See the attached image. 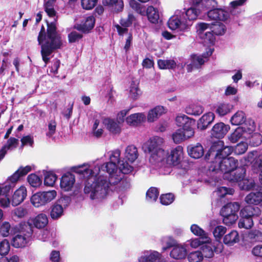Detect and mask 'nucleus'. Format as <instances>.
Returning <instances> with one entry per match:
<instances>
[{
	"label": "nucleus",
	"instance_id": "4c0bfd02",
	"mask_svg": "<svg viewBox=\"0 0 262 262\" xmlns=\"http://www.w3.org/2000/svg\"><path fill=\"white\" fill-rule=\"evenodd\" d=\"M103 5L112 7L114 11H121L123 8V2L122 0H102Z\"/></svg>",
	"mask_w": 262,
	"mask_h": 262
},
{
	"label": "nucleus",
	"instance_id": "c756f323",
	"mask_svg": "<svg viewBox=\"0 0 262 262\" xmlns=\"http://www.w3.org/2000/svg\"><path fill=\"white\" fill-rule=\"evenodd\" d=\"M214 114L211 112H209L203 115L198 121V128L201 130L205 129L214 120Z\"/></svg>",
	"mask_w": 262,
	"mask_h": 262
},
{
	"label": "nucleus",
	"instance_id": "4be33fe9",
	"mask_svg": "<svg viewBox=\"0 0 262 262\" xmlns=\"http://www.w3.org/2000/svg\"><path fill=\"white\" fill-rule=\"evenodd\" d=\"M257 152L253 151L248 154L247 160L253 164V166L260 171L259 180L262 184V154L257 156Z\"/></svg>",
	"mask_w": 262,
	"mask_h": 262
},
{
	"label": "nucleus",
	"instance_id": "864d4df0",
	"mask_svg": "<svg viewBox=\"0 0 262 262\" xmlns=\"http://www.w3.org/2000/svg\"><path fill=\"white\" fill-rule=\"evenodd\" d=\"M234 190L231 188H228L226 187H218L213 194L218 196L220 198H223L226 194H233Z\"/></svg>",
	"mask_w": 262,
	"mask_h": 262
},
{
	"label": "nucleus",
	"instance_id": "72a5a7b5",
	"mask_svg": "<svg viewBox=\"0 0 262 262\" xmlns=\"http://www.w3.org/2000/svg\"><path fill=\"white\" fill-rule=\"evenodd\" d=\"M18 143V140L17 139L10 138L0 150V161L4 158L7 150L16 147Z\"/></svg>",
	"mask_w": 262,
	"mask_h": 262
},
{
	"label": "nucleus",
	"instance_id": "680f3d73",
	"mask_svg": "<svg viewBox=\"0 0 262 262\" xmlns=\"http://www.w3.org/2000/svg\"><path fill=\"white\" fill-rule=\"evenodd\" d=\"M249 239L256 242H262V232L258 230H252L248 234Z\"/></svg>",
	"mask_w": 262,
	"mask_h": 262
},
{
	"label": "nucleus",
	"instance_id": "69168bd1",
	"mask_svg": "<svg viewBox=\"0 0 262 262\" xmlns=\"http://www.w3.org/2000/svg\"><path fill=\"white\" fill-rule=\"evenodd\" d=\"M120 154L121 152L118 149L111 151L109 155L110 160V162L119 164L121 162L119 161Z\"/></svg>",
	"mask_w": 262,
	"mask_h": 262
},
{
	"label": "nucleus",
	"instance_id": "79ce46f5",
	"mask_svg": "<svg viewBox=\"0 0 262 262\" xmlns=\"http://www.w3.org/2000/svg\"><path fill=\"white\" fill-rule=\"evenodd\" d=\"M198 31L199 32V34L201 36V38L204 40V42L206 44H211L212 45L215 40V37L214 36V34L211 30H209L208 31H202L200 32L199 30V24L198 25Z\"/></svg>",
	"mask_w": 262,
	"mask_h": 262
},
{
	"label": "nucleus",
	"instance_id": "2eb2a0df",
	"mask_svg": "<svg viewBox=\"0 0 262 262\" xmlns=\"http://www.w3.org/2000/svg\"><path fill=\"white\" fill-rule=\"evenodd\" d=\"M95 22V19L92 15L83 17L80 24H76L75 28L83 32H89L93 28Z\"/></svg>",
	"mask_w": 262,
	"mask_h": 262
},
{
	"label": "nucleus",
	"instance_id": "a19ab883",
	"mask_svg": "<svg viewBox=\"0 0 262 262\" xmlns=\"http://www.w3.org/2000/svg\"><path fill=\"white\" fill-rule=\"evenodd\" d=\"M239 241L238 232L235 230H232L230 233L225 235L223 242L226 245H232Z\"/></svg>",
	"mask_w": 262,
	"mask_h": 262
},
{
	"label": "nucleus",
	"instance_id": "f257e3e1",
	"mask_svg": "<svg viewBox=\"0 0 262 262\" xmlns=\"http://www.w3.org/2000/svg\"><path fill=\"white\" fill-rule=\"evenodd\" d=\"M93 169H90L93 165L90 164H84L77 167L75 171L81 174L87 181L84 188V193L91 200L100 201L105 199L108 193L110 183L107 178L103 176V172L105 169L109 174L110 181L114 184L121 182L122 184L126 182L125 187L129 186L126 179H124V176L120 174L118 169L117 164L107 162L103 165L96 164L94 165Z\"/></svg>",
	"mask_w": 262,
	"mask_h": 262
},
{
	"label": "nucleus",
	"instance_id": "de8ad7c7",
	"mask_svg": "<svg viewBox=\"0 0 262 262\" xmlns=\"http://www.w3.org/2000/svg\"><path fill=\"white\" fill-rule=\"evenodd\" d=\"M161 242L162 245V251H165L168 249L173 247L177 244L176 241L171 236H164L163 237Z\"/></svg>",
	"mask_w": 262,
	"mask_h": 262
},
{
	"label": "nucleus",
	"instance_id": "6e6552de",
	"mask_svg": "<svg viewBox=\"0 0 262 262\" xmlns=\"http://www.w3.org/2000/svg\"><path fill=\"white\" fill-rule=\"evenodd\" d=\"M26 232L21 231L16 234L12 239V245L15 248L26 246L30 241L32 234V230L30 226H26Z\"/></svg>",
	"mask_w": 262,
	"mask_h": 262
},
{
	"label": "nucleus",
	"instance_id": "603ef678",
	"mask_svg": "<svg viewBox=\"0 0 262 262\" xmlns=\"http://www.w3.org/2000/svg\"><path fill=\"white\" fill-rule=\"evenodd\" d=\"M159 191L157 188L151 187L146 192V200L149 202L156 201L159 195Z\"/></svg>",
	"mask_w": 262,
	"mask_h": 262
},
{
	"label": "nucleus",
	"instance_id": "bb28decb",
	"mask_svg": "<svg viewBox=\"0 0 262 262\" xmlns=\"http://www.w3.org/2000/svg\"><path fill=\"white\" fill-rule=\"evenodd\" d=\"M146 120V115L143 113L131 114L125 119L126 123L133 126H137L144 122Z\"/></svg>",
	"mask_w": 262,
	"mask_h": 262
},
{
	"label": "nucleus",
	"instance_id": "a211bd4d",
	"mask_svg": "<svg viewBox=\"0 0 262 262\" xmlns=\"http://www.w3.org/2000/svg\"><path fill=\"white\" fill-rule=\"evenodd\" d=\"M208 17L212 20L225 21L229 17L228 11L223 9H214L208 12Z\"/></svg>",
	"mask_w": 262,
	"mask_h": 262
},
{
	"label": "nucleus",
	"instance_id": "423d86ee",
	"mask_svg": "<svg viewBox=\"0 0 262 262\" xmlns=\"http://www.w3.org/2000/svg\"><path fill=\"white\" fill-rule=\"evenodd\" d=\"M233 151L231 147L225 146L223 147V142L219 141L211 146L209 152L208 156H211L215 158L214 162L222 160L223 158H229Z\"/></svg>",
	"mask_w": 262,
	"mask_h": 262
},
{
	"label": "nucleus",
	"instance_id": "58836bf2",
	"mask_svg": "<svg viewBox=\"0 0 262 262\" xmlns=\"http://www.w3.org/2000/svg\"><path fill=\"white\" fill-rule=\"evenodd\" d=\"M246 116L245 113L242 111H238L235 113L230 119L232 125H239L245 122Z\"/></svg>",
	"mask_w": 262,
	"mask_h": 262
},
{
	"label": "nucleus",
	"instance_id": "393cba45",
	"mask_svg": "<svg viewBox=\"0 0 262 262\" xmlns=\"http://www.w3.org/2000/svg\"><path fill=\"white\" fill-rule=\"evenodd\" d=\"M176 122L178 126L182 127L181 129L193 130L192 126L194 121L184 114H180L178 115L176 118Z\"/></svg>",
	"mask_w": 262,
	"mask_h": 262
},
{
	"label": "nucleus",
	"instance_id": "aec40b11",
	"mask_svg": "<svg viewBox=\"0 0 262 262\" xmlns=\"http://www.w3.org/2000/svg\"><path fill=\"white\" fill-rule=\"evenodd\" d=\"M194 133L193 130H185L180 128L173 133L172 137L174 143H180L193 136Z\"/></svg>",
	"mask_w": 262,
	"mask_h": 262
},
{
	"label": "nucleus",
	"instance_id": "e2e57ef3",
	"mask_svg": "<svg viewBox=\"0 0 262 262\" xmlns=\"http://www.w3.org/2000/svg\"><path fill=\"white\" fill-rule=\"evenodd\" d=\"M174 200V195L172 193L162 194L160 196V202L164 205H168Z\"/></svg>",
	"mask_w": 262,
	"mask_h": 262
},
{
	"label": "nucleus",
	"instance_id": "6e6d98bb",
	"mask_svg": "<svg viewBox=\"0 0 262 262\" xmlns=\"http://www.w3.org/2000/svg\"><path fill=\"white\" fill-rule=\"evenodd\" d=\"M140 90L138 88V83L133 81L129 89V96L134 99H136L140 95Z\"/></svg>",
	"mask_w": 262,
	"mask_h": 262
},
{
	"label": "nucleus",
	"instance_id": "f03ea898",
	"mask_svg": "<svg viewBox=\"0 0 262 262\" xmlns=\"http://www.w3.org/2000/svg\"><path fill=\"white\" fill-rule=\"evenodd\" d=\"M42 27L38 36V41L41 45V53L42 60L45 62V66H47L49 60L48 56L52 53L54 49L59 48L61 45L60 36L56 32V25L54 22L48 24V35L44 36L42 31H44Z\"/></svg>",
	"mask_w": 262,
	"mask_h": 262
},
{
	"label": "nucleus",
	"instance_id": "412c9836",
	"mask_svg": "<svg viewBox=\"0 0 262 262\" xmlns=\"http://www.w3.org/2000/svg\"><path fill=\"white\" fill-rule=\"evenodd\" d=\"M27 195V188L24 186H21L14 192L12 196L11 203L14 206L21 203L26 199Z\"/></svg>",
	"mask_w": 262,
	"mask_h": 262
},
{
	"label": "nucleus",
	"instance_id": "5701e85b",
	"mask_svg": "<svg viewBox=\"0 0 262 262\" xmlns=\"http://www.w3.org/2000/svg\"><path fill=\"white\" fill-rule=\"evenodd\" d=\"M161 255L159 252L145 251L138 258V262H161Z\"/></svg>",
	"mask_w": 262,
	"mask_h": 262
},
{
	"label": "nucleus",
	"instance_id": "c85d7f7f",
	"mask_svg": "<svg viewBox=\"0 0 262 262\" xmlns=\"http://www.w3.org/2000/svg\"><path fill=\"white\" fill-rule=\"evenodd\" d=\"M186 247L184 245L176 244L170 252V256L174 259H181L187 255Z\"/></svg>",
	"mask_w": 262,
	"mask_h": 262
},
{
	"label": "nucleus",
	"instance_id": "b1692460",
	"mask_svg": "<svg viewBox=\"0 0 262 262\" xmlns=\"http://www.w3.org/2000/svg\"><path fill=\"white\" fill-rule=\"evenodd\" d=\"M230 126L223 122L216 123L211 130V135L216 138H222L227 133Z\"/></svg>",
	"mask_w": 262,
	"mask_h": 262
},
{
	"label": "nucleus",
	"instance_id": "f3484780",
	"mask_svg": "<svg viewBox=\"0 0 262 262\" xmlns=\"http://www.w3.org/2000/svg\"><path fill=\"white\" fill-rule=\"evenodd\" d=\"M102 123L106 128L113 134H119L121 132V124L114 119L105 118L102 119Z\"/></svg>",
	"mask_w": 262,
	"mask_h": 262
},
{
	"label": "nucleus",
	"instance_id": "7c9ffc66",
	"mask_svg": "<svg viewBox=\"0 0 262 262\" xmlns=\"http://www.w3.org/2000/svg\"><path fill=\"white\" fill-rule=\"evenodd\" d=\"M190 230L195 235L200 237L201 239L203 240V242L205 243L210 242L211 239L209 237L208 233L205 232L198 225H192L190 227Z\"/></svg>",
	"mask_w": 262,
	"mask_h": 262
},
{
	"label": "nucleus",
	"instance_id": "49530a36",
	"mask_svg": "<svg viewBox=\"0 0 262 262\" xmlns=\"http://www.w3.org/2000/svg\"><path fill=\"white\" fill-rule=\"evenodd\" d=\"M158 65L160 69H173L176 68L177 63L172 59H159L158 61Z\"/></svg>",
	"mask_w": 262,
	"mask_h": 262
},
{
	"label": "nucleus",
	"instance_id": "ddd939ff",
	"mask_svg": "<svg viewBox=\"0 0 262 262\" xmlns=\"http://www.w3.org/2000/svg\"><path fill=\"white\" fill-rule=\"evenodd\" d=\"M150 154L149 162L153 165H157L161 166L166 164L165 160L167 157V152L163 149L153 151L149 152Z\"/></svg>",
	"mask_w": 262,
	"mask_h": 262
},
{
	"label": "nucleus",
	"instance_id": "20e7f679",
	"mask_svg": "<svg viewBox=\"0 0 262 262\" xmlns=\"http://www.w3.org/2000/svg\"><path fill=\"white\" fill-rule=\"evenodd\" d=\"M238 202L229 203L224 206L220 211L223 217V223L227 226H230L235 223L238 218L237 214L240 208Z\"/></svg>",
	"mask_w": 262,
	"mask_h": 262
},
{
	"label": "nucleus",
	"instance_id": "2f4dec72",
	"mask_svg": "<svg viewBox=\"0 0 262 262\" xmlns=\"http://www.w3.org/2000/svg\"><path fill=\"white\" fill-rule=\"evenodd\" d=\"M245 170L244 169V172L241 179L239 181H234V182H238L239 187L242 190H249L254 188L255 183L254 180L251 178L245 179Z\"/></svg>",
	"mask_w": 262,
	"mask_h": 262
},
{
	"label": "nucleus",
	"instance_id": "6ab92c4d",
	"mask_svg": "<svg viewBox=\"0 0 262 262\" xmlns=\"http://www.w3.org/2000/svg\"><path fill=\"white\" fill-rule=\"evenodd\" d=\"M75 182L74 176L71 173H67L63 174L60 179V188L64 191H71L73 187Z\"/></svg>",
	"mask_w": 262,
	"mask_h": 262
},
{
	"label": "nucleus",
	"instance_id": "dca6fc26",
	"mask_svg": "<svg viewBox=\"0 0 262 262\" xmlns=\"http://www.w3.org/2000/svg\"><path fill=\"white\" fill-rule=\"evenodd\" d=\"M182 156L183 148L181 146H178L171 151L170 155H167L165 160L166 164L176 165L180 162Z\"/></svg>",
	"mask_w": 262,
	"mask_h": 262
},
{
	"label": "nucleus",
	"instance_id": "13d9d810",
	"mask_svg": "<svg viewBox=\"0 0 262 262\" xmlns=\"http://www.w3.org/2000/svg\"><path fill=\"white\" fill-rule=\"evenodd\" d=\"M226 230L227 229L225 227L219 225L214 228L212 232L215 238L217 241H220L226 233Z\"/></svg>",
	"mask_w": 262,
	"mask_h": 262
},
{
	"label": "nucleus",
	"instance_id": "4d7b16f0",
	"mask_svg": "<svg viewBox=\"0 0 262 262\" xmlns=\"http://www.w3.org/2000/svg\"><path fill=\"white\" fill-rule=\"evenodd\" d=\"M54 2V0L45 1V10L50 17L54 16L55 15V11L53 7Z\"/></svg>",
	"mask_w": 262,
	"mask_h": 262
},
{
	"label": "nucleus",
	"instance_id": "9d476101",
	"mask_svg": "<svg viewBox=\"0 0 262 262\" xmlns=\"http://www.w3.org/2000/svg\"><path fill=\"white\" fill-rule=\"evenodd\" d=\"M164 143V139L159 136L150 138L142 146V148L145 152H150L153 151L162 149V145Z\"/></svg>",
	"mask_w": 262,
	"mask_h": 262
},
{
	"label": "nucleus",
	"instance_id": "1a4fd4ad",
	"mask_svg": "<svg viewBox=\"0 0 262 262\" xmlns=\"http://www.w3.org/2000/svg\"><path fill=\"white\" fill-rule=\"evenodd\" d=\"M199 27L200 32L210 30L216 35H222L226 31V26L223 24L219 22L212 24L201 23L199 24Z\"/></svg>",
	"mask_w": 262,
	"mask_h": 262
},
{
	"label": "nucleus",
	"instance_id": "052dcab7",
	"mask_svg": "<svg viewBox=\"0 0 262 262\" xmlns=\"http://www.w3.org/2000/svg\"><path fill=\"white\" fill-rule=\"evenodd\" d=\"M41 193L46 204L52 201L57 196V192L54 190L42 191Z\"/></svg>",
	"mask_w": 262,
	"mask_h": 262
},
{
	"label": "nucleus",
	"instance_id": "ea45409f",
	"mask_svg": "<svg viewBox=\"0 0 262 262\" xmlns=\"http://www.w3.org/2000/svg\"><path fill=\"white\" fill-rule=\"evenodd\" d=\"M33 222L36 228H42L48 224V219L46 214L40 213L33 219Z\"/></svg>",
	"mask_w": 262,
	"mask_h": 262
},
{
	"label": "nucleus",
	"instance_id": "f8f14e48",
	"mask_svg": "<svg viewBox=\"0 0 262 262\" xmlns=\"http://www.w3.org/2000/svg\"><path fill=\"white\" fill-rule=\"evenodd\" d=\"M213 49L209 48L206 53L202 55H193L191 56V63L188 66V71H191V68H199L208 59V57L211 56L213 53Z\"/></svg>",
	"mask_w": 262,
	"mask_h": 262
},
{
	"label": "nucleus",
	"instance_id": "37998d69",
	"mask_svg": "<svg viewBox=\"0 0 262 262\" xmlns=\"http://www.w3.org/2000/svg\"><path fill=\"white\" fill-rule=\"evenodd\" d=\"M102 120L101 116L99 114H96L93 126V131L94 135L97 137H100L103 132V130L101 128H98V126L102 122Z\"/></svg>",
	"mask_w": 262,
	"mask_h": 262
},
{
	"label": "nucleus",
	"instance_id": "e433bc0d",
	"mask_svg": "<svg viewBox=\"0 0 262 262\" xmlns=\"http://www.w3.org/2000/svg\"><path fill=\"white\" fill-rule=\"evenodd\" d=\"M124 156L130 162L135 161L138 157L137 148L134 145H129L126 147Z\"/></svg>",
	"mask_w": 262,
	"mask_h": 262
},
{
	"label": "nucleus",
	"instance_id": "a878e982",
	"mask_svg": "<svg viewBox=\"0 0 262 262\" xmlns=\"http://www.w3.org/2000/svg\"><path fill=\"white\" fill-rule=\"evenodd\" d=\"M167 108L161 105H158L150 110L147 114V119L149 122L157 120L161 115L167 112Z\"/></svg>",
	"mask_w": 262,
	"mask_h": 262
},
{
	"label": "nucleus",
	"instance_id": "7ed1b4c3",
	"mask_svg": "<svg viewBox=\"0 0 262 262\" xmlns=\"http://www.w3.org/2000/svg\"><path fill=\"white\" fill-rule=\"evenodd\" d=\"M238 166V161L233 157H229L227 158H223L221 160L213 162L209 167V170L215 172L220 175L222 174L224 179L230 182H234L240 180L243 176L244 169H237L235 172L233 171Z\"/></svg>",
	"mask_w": 262,
	"mask_h": 262
},
{
	"label": "nucleus",
	"instance_id": "0eeeda50",
	"mask_svg": "<svg viewBox=\"0 0 262 262\" xmlns=\"http://www.w3.org/2000/svg\"><path fill=\"white\" fill-rule=\"evenodd\" d=\"M168 25L172 30L185 31L189 29V25L185 20L184 13L180 10H177L174 15L169 18Z\"/></svg>",
	"mask_w": 262,
	"mask_h": 262
},
{
	"label": "nucleus",
	"instance_id": "39448f33",
	"mask_svg": "<svg viewBox=\"0 0 262 262\" xmlns=\"http://www.w3.org/2000/svg\"><path fill=\"white\" fill-rule=\"evenodd\" d=\"M129 5L137 13L142 15H146L151 23L155 24L158 22L159 18V13L157 8L150 6L146 9L143 5L138 3L135 0H130Z\"/></svg>",
	"mask_w": 262,
	"mask_h": 262
},
{
	"label": "nucleus",
	"instance_id": "4468645a",
	"mask_svg": "<svg viewBox=\"0 0 262 262\" xmlns=\"http://www.w3.org/2000/svg\"><path fill=\"white\" fill-rule=\"evenodd\" d=\"M245 201L249 205H258L262 202V187L257 186L255 189L247 194Z\"/></svg>",
	"mask_w": 262,
	"mask_h": 262
},
{
	"label": "nucleus",
	"instance_id": "cd10ccee",
	"mask_svg": "<svg viewBox=\"0 0 262 262\" xmlns=\"http://www.w3.org/2000/svg\"><path fill=\"white\" fill-rule=\"evenodd\" d=\"M200 12V9L195 6H192L185 11L182 12L184 13L185 20L189 25V28L192 26L193 21L198 18Z\"/></svg>",
	"mask_w": 262,
	"mask_h": 262
},
{
	"label": "nucleus",
	"instance_id": "c9c22d12",
	"mask_svg": "<svg viewBox=\"0 0 262 262\" xmlns=\"http://www.w3.org/2000/svg\"><path fill=\"white\" fill-rule=\"evenodd\" d=\"M188 152L192 158L198 159L203 155L204 149L201 144H198L194 146H188Z\"/></svg>",
	"mask_w": 262,
	"mask_h": 262
},
{
	"label": "nucleus",
	"instance_id": "3c124183",
	"mask_svg": "<svg viewBox=\"0 0 262 262\" xmlns=\"http://www.w3.org/2000/svg\"><path fill=\"white\" fill-rule=\"evenodd\" d=\"M187 259L189 262H201L203 259V255L201 251H193L188 254Z\"/></svg>",
	"mask_w": 262,
	"mask_h": 262
},
{
	"label": "nucleus",
	"instance_id": "a18cd8bd",
	"mask_svg": "<svg viewBox=\"0 0 262 262\" xmlns=\"http://www.w3.org/2000/svg\"><path fill=\"white\" fill-rule=\"evenodd\" d=\"M31 202L35 207L46 205L41 192H38L33 194L31 197Z\"/></svg>",
	"mask_w": 262,
	"mask_h": 262
},
{
	"label": "nucleus",
	"instance_id": "473e14b6",
	"mask_svg": "<svg viewBox=\"0 0 262 262\" xmlns=\"http://www.w3.org/2000/svg\"><path fill=\"white\" fill-rule=\"evenodd\" d=\"M248 138L247 133L243 127H237L229 137V140L232 143H236L241 138Z\"/></svg>",
	"mask_w": 262,
	"mask_h": 262
},
{
	"label": "nucleus",
	"instance_id": "774afa93",
	"mask_svg": "<svg viewBox=\"0 0 262 262\" xmlns=\"http://www.w3.org/2000/svg\"><path fill=\"white\" fill-rule=\"evenodd\" d=\"M248 148V144L246 142H242L235 146L234 152L237 155H241L245 153Z\"/></svg>",
	"mask_w": 262,
	"mask_h": 262
},
{
	"label": "nucleus",
	"instance_id": "5fc2aeb1",
	"mask_svg": "<svg viewBox=\"0 0 262 262\" xmlns=\"http://www.w3.org/2000/svg\"><path fill=\"white\" fill-rule=\"evenodd\" d=\"M119 170L120 174L123 176V174H128L133 171V167L127 162L122 161L118 164Z\"/></svg>",
	"mask_w": 262,
	"mask_h": 262
},
{
	"label": "nucleus",
	"instance_id": "09e8293b",
	"mask_svg": "<svg viewBox=\"0 0 262 262\" xmlns=\"http://www.w3.org/2000/svg\"><path fill=\"white\" fill-rule=\"evenodd\" d=\"M57 179V176L52 172H47L45 176L44 184L47 186H53Z\"/></svg>",
	"mask_w": 262,
	"mask_h": 262
},
{
	"label": "nucleus",
	"instance_id": "9b49d317",
	"mask_svg": "<svg viewBox=\"0 0 262 262\" xmlns=\"http://www.w3.org/2000/svg\"><path fill=\"white\" fill-rule=\"evenodd\" d=\"M68 201V199L61 198L52 206L50 216L52 219H58L63 214V206H67Z\"/></svg>",
	"mask_w": 262,
	"mask_h": 262
},
{
	"label": "nucleus",
	"instance_id": "0e129e2a",
	"mask_svg": "<svg viewBox=\"0 0 262 262\" xmlns=\"http://www.w3.org/2000/svg\"><path fill=\"white\" fill-rule=\"evenodd\" d=\"M262 142V136L259 133H254L253 134L250 139V143L254 146L259 145Z\"/></svg>",
	"mask_w": 262,
	"mask_h": 262
},
{
	"label": "nucleus",
	"instance_id": "f704fd0d",
	"mask_svg": "<svg viewBox=\"0 0 262 262\" xmlns=\"http://www.w3.org/2000/svg\"><path fill=\"white\" fill-rule=\"evenodd\" d=\"M185 111L188 115L199 116L203 113L204 108L201 105L198 103H192L185 107Z\"/></svg>",
	"mask_w": 262,
	"mask_h": 262
},
{
	"label": "nucleus",
	"instance_id": "338daca9",
	"mask_svg": "<svg viewBox=\"0 0 262 262\" xmlns=\"http://www.w3.org/2000/svg\"><path fill=\"white\" fill-rule=\"evenodd\" d=\"M201 249L202 251L201 252L203 255V257L211 258L213 256L214 252L210 245H204L202 247Z\"/></svg>",
	"mask_w": 262,
	"mask_h": 262
},
{
	"label": "nucleus",
	"instance_id": "c03bdc74",
	"mask_svg": "<svg viewBox=\"0 0 262 262\" xmlns=\"http://www.w3.org/2000/svg\"><path fill=\"white\" fill-rule=\"evenodd\" d=\"M232 109V106L229 103H222L216 107L215 112L220 116H223L230 113Z\"/></svg>",
	"mask_w": 262,
	"mask_h": 262
},
{
	"label": "nucleus",
	"instance_id": "bf43d9fd",
	"mask_svg": "<svg viewBox=\"0 0 262 262\" xmlns=\"http://www.w3.org/2000/svg\"><path fill=\"white\" fill-rule=\"evenodd\" d=\"M28 182L33 187H37L41 184L40 178L35 174H31L28 177Z\"/></svg>",
	"mask_w": 262,
	"mask_h": 262
},
{
	"label": "nucleus",
	"instance_id": "8fccbe9b",
	"mask_svg": "<svg viewBox=\"0 0 262 262\" xmlns=\"http://www.w3.org/2000/svg\"><path fill=\"white\" fill-rule=\"evenodd\" d=\"M241 218L238 222V227L240 228H244L250 229L253 226L252 218L249 217L241 216Z\"/></svg>",
	"mask_w": 262,
	"mask_h": 262
}]
</instances>
